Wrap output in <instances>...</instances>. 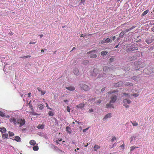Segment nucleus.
Wrapping results in <instances>:
<instances>
[{"label": "nucleus", "instance_id": "6", "mask_svg": "<svg viewBox=\"0 0 154 154\" xmlns=\"http://www.w3.org/2000/svg\"><path fill=\"white\" fill-rule=\"evenodd\" d=\"M99 73V70L97 68H94L93 69L92 72V75L93 76H95L97 74H98Z\"/></svg>", "mask_w": 154, "mask_h": 154}, {"label": "nucleus", "instance_id": "52", "mask_svg": "<svg viewBox=\"0 0 154 154\" xmlns=\"http://www.w3.org/2000/svg\"><path fill=\"white\" fill-rule=\"evenodd\" d=\"M37 90H38V91H40V92L43 91H42L41 90V89L40 88H37Z\"/></svg>", "mask_w": 154, "mask_h": 154}, {"label": "nucleus", "instance_id": "58", "mask_svg": "<svg viewBox=\"0 0 154 154\" xmlns=\"http://www.w3.org/2000/svg\"><path fill=\"white\" fill-rule=\"evenodd\" d=\"M144 67V64L143 63H142V65H141L140 66H139V67L143 68V67Z\"/></svg>", "mask_w": 154, "mask_h": 154}, {"label": "nucleus", "instance_id": "45", "mask_svg": "<svg viewBox=\"0 0 154 154\" xmlns=\"http://www.w3.org/2000/svg\"><path fill=\"white\" fill-rule=\"evenodd\" d=\"M125 30L124 31L120 33V36H122L123 35H124V34L126 33H125Z\"/></svg>", "mask_w": 154, "mask_h": 154}, {"label": "nucleus", "instance_id": "51", "mask_svg": "<svg viewBox=\"0 0 154 154\" xmlns=\"http://www.w3.org/2000/svg\"><path fill=\"white\" fill-rule=\"evenodd\" d=\"M88 129H89V128H88L85 129H83V132H85L86 131L88 130Z\"/></svg>", "mask_w": 154, "mask_h": 154}, {"label": "nucleus", "instance_id": "22", "mask_svg": "<svg viewBox=\"0 0 154 154\" xmlns=\"http://www.w3.org/2000/svg\"><path fill=\"white\" fill-rule=\"evenodd\" d=\"M135 27V26H132L129 29H125V33H126V32L130 31L132 29H133Z\"/></svg>", "mask_w": 154, "mask_h": 154}, {"label": "nucleus", "instance_id": "3", "mask_svg": "<svg viewBox=\"0 0 154 154\" xmlns=\"http://www.w3.org/2000/svg\"><path fill=\"white\" fill-rule=\"evenodd\" d=\"M80 87L85 91H88L90 89L89 87L86 85L84 84H80Z\"/></svg>", "mask_w": 154, "mask_h": 154}, {"label": "nucleus", "instance_id": "54", "mask_svg": "<svg viewBox=\"0 0 154 154\" xmlns=\"http://www.w3.org/2000/svg\"><path fill=\"white\" fill-rule=\"evenodd\" d=\"M113 60H114V58L111 57V58H110V59H109V61H110V62H112Z\"/></svg>", "mask_w": 154, "mask_h": 154}, {"label": "nucleus", "instance_id": "33", "mask_svg": "<svg viewBox=\"0 0 154 154\" xmlns=\"http://www.w3.org/2000/svg\"><path fill=\"white\" fill-rule=\"evenodd\" d=\"M38 149H39V148H38V146H35L33 147V150L34 151H38Z\"/></svg>", "mask_w": 154, "mask_h": 154}, {"label": "nucleus", "instance_id": "8", "mask_svg": "<svg viewBox=\"0 0 154 154\" xmlns=\"http://www.w3.org/2000/svg\"><path fill=\"white\" fill-rule=\"evenodd\" d=\"M73 72H74L75 75H79V69L77 68H75L73 69Z\"/></svg>", "mask_w": 154, "mask_h": 154}, {"label": "nucleus", "instance_id": "41", "mask_svg": "<svg viewBox=\"0 0 154 154\" xmlns=\"http://www.w3.org/2000/svg\"><path fill=\"white\" fill-rule=\"evenodd\" d=\"M48 115H49V116H53L54 115V113L51 111L48 112Z\"/></svg>", "mask_w": 154, "mask_h": 154}, {"label": "nucleus", "instance_id": "9", "mask_svg": "<svg viewBox=\"0 0 154 154\" xmlns=\"http://www.w3.org/2000/svg\"><path fill=\"white\" fill-rule=\"evenodd\" d=\"M109 70L110 69L107 66H104L103 68V70L104 73V74H105L107 73Z\"/></svg>", "mask_w": 154, "mask_h": 154}, {"label": "nucleus", "instance_id": "18", "mask_svg": "<svg viewBox=\"0 0 154 154\" xmlns=\"http://www.w3.org/2000/svg\"><path fill=\"white\" fill-rule=\"evenodd\" d=\"M111 115V113H109L106 115L105 116H104V117L103 119V120H105L108 118H110Z\"/></svg>", "mask_w": 154, "mask_h": 154}, {"label": "nucleus", "instance_id": "5", "mask_svg": "<svg viewBox=\"0 0 154 154\" xmlns=\"http://www.w3.org/2000/svg\"><path fill=\"white\" fill-rule=\"evenodd\" d=\"M117 97L116 95H112L110 97V103H114L116 101Z\"/></svg>", "mask_w": 154, "mask_h": 154}, {"label": "nucleus", "instance_id": "55", "mask_svg": "<svg viewBox=\"0 0 154 154\" xmlns=\"http://www.w3.org/2000/svg\"><path fill=\"white\" fill-rule=\"evenodd\" d=\"M85 0H81V2L80 3V4L81 3H84L85 2Z\"/></svg>", "mask_w": 154, "mask_h": 154}, {"label": "nucleus", "instance_id": "25", "mask_svg": "<svg viewBox=\"0 0 154 154\" xmlns=\"http://www.w3.org/2000/svg\"><path fill=\"white\" fill-rule=\"evenodd\" d=\"M8 134H2V138L3 139H5L8 138Z\"/></svg>", "mask_w": 154, "mask_h": 154}, {"label": "nucleus", "instance_id": "30", "mask_svg": "<svg viewBox=\"0 0 154 154\" xmlns=\"http://www.w3.org/2000/svg\"><path fill=\"white\" fill-rule=\"evenodd\" d=\"M125 85L128 86H133V84L132 83L127 82L125 84Z\"/></svg>", "mask_w": 154, "mask_h": 154}, {"label": "nucleus", "instance_id": "12", "mask_svg": "<svg viewBox=\"0 0 154 154\" xmlns=\"http://www.w3.org/2000/svg\"><path fill=\"white\" fill-rule=\"evenodd\" d=\"M66 89H67L69 91H73L74 90H75V88L74 87H73L72 86L66 87Z\"/></svg>", "mask_w": 154, "mask_h": 154}, {"label": "nucleus", "instance_id": "27", "mask_svg": "<svg viewBox=\"0 0 154 154\" xmlns=\"http://www.w3.org/2000/svg\"><path fill=\"white\" fill-rule=\"evenodd\" d=\"M70 127L68 126H66V131L68 132V133L70 134L71 133V132L70 131Z\"/></svg>", "mask_w": 154, "mask_h": 154}, {"label": "nucleus", "instance_id": "13", "mask_svg": "<svg viewBox=\"0 0 154 154\" xmlns=\"http://www.w3.org/2000/svg\"><path fill=\"white\" fill-rule=\"evenodd\" d=\"M110 39H105V40H103L101 41L100 44H103L106 43H108L110 42Z\"/></svg>", "mask_w": 154, "mask_h": 154}, {"label": "nucleus", "instance_id": "23", "mask_svg": "<svg viewBox=\"0 0 154 154\" xmlns=\"http://www.w3.org/2000/svg\"><path fill=\"white\" fill-rule=\"evenodd\" d=\"M31 100L29 101V103H28V106H29V108L31 109V110L32 111H34V109L33 108V106L31 104Z\"/></svg>", "mask_w": 154, "mask_h": 154}, {"label": "nucleus", "instance_id": "32", "mask_svg": "<svg viewBox=\"0 0 154 154\" xmlns=\"http://www.w3.org/2000/svg\"><path fill=\"white\" fill-rule=\"evenodd\" d=\"M89 63V61L88 60H83L82 61V64L84 65H86Z\"/></svg>", "mask_w": 154, "mask_h": 154}, {"label": "nucleus", "instance_id": "36", "mask_svg": "<svg viewBox=\"0 0 154 154\" xmlns=\"http://www.w3.org/2000/svg\"><path fill=\"white\" fill-rule=\"evenodd\" d=\"M138 147H135L134 146H131L130 147L131 149V151H133L134 149H136V148H138Z\"/></svg>", "mask_w": 154, "mask_h": 154}, {"label": "nucleus", "instance_id": "62", "mask_svg": "<svg viewBox=\"0 0 154 154\" xmlns=\"http://www.w3.org/2000/svg\"><path fill=\"white\" fill-rule=\"evenodd\" d=\"M35 43L36 42H30V43H29V44H35Z\"/></svg>", "mask_w": 154, "mask_h": 154}, {"label": "nucleus", "instance_id": "44", "mask_svg": "<svg viewBox=\"0 0 154 154\" xmlns=\"http://www.w3.org/2000/svg\"><path fill=\"white\" fill-rule=\"evenodd\" d=\"M132 95L135 97H137L138 96V93H134L132 94Z\"/></svg>", "mask_w": 154, "mask_h": 154}, {"label": "nucleus", "instance_id": "40", "mask_svg": "<svg viewBox=\"0 0 154 154\" xmlns=\"http://www.w3.org/2000/svg\"><path fill=\"white\" fill-rule=\"evenodd\" d=\"M57 151L59 153L63 154L64 153V152L62 150L59 149H57Z\"/></svg>", "mask_w": 154, "mask_h": 154}, {"label": "nucleus", "instance_id": "46", "mask_svg": "<svg viewBox=\"0 0 154 154\" xmlns=\"http://www.w3.org/2000/svg\"><path fill=\"white\" fill-rule=\"evenodd\" d=\"M133 79L135 81H137L138 79V78L136 76H133Z\"/></svg>", "mask_w": 154, "mask_h": 154}, {"label": "nucleus", "instance_id": "1", "mask_svg": "<svg viewBox=\"0 0 154 154\" xmlns=\"http://www.w3.org/2000/svg\"><path fill=\"white\" fill-rule=\"evenodd\" d=\"M10 122H13L15 125H19V127H21L25 125L26 121L24 119L21 118L16 119L14 117H12L9 119Z\"/></svg>", "mask_w": 154, "mask_h": 154}, {"label": "nucleus", "instance_id": "14", "mask_svg": "<svg viewBox=\"0 0 154 154\" xmlns=\"http://www.w3.org/2000/svg\"><path fill=\"white\" fill-rule=\"evenodd\" d=\"M112 103H110L109 102V103H107L106 105V106H105V107L106 108H108V107H110L113 108H114V106L112 104Z\"/></svg>", "mask_w": 154, "mask_h": 154}, {"label": "nucleus", "instance_id": "61", "mask_svg": "<svg viewBox=\"0 0 154 154\" xmlns=\"http://www.w3.org/2000/svg\"><path fill=\"white\" fill-rule=\"evenodd\" d=\"M105 89V88H102V89H101V91L103 92L104 91Z\"/></svg>", "mask_w": 154, "mask_h": 154}, {"label": "nucleus", "instance_id": "17", "mask_svg": "<svg viewBox=\"0 0 154 154\" xmlns=\"http://www.w3.org/2000/svg\"><path fill=\"white\" fill-rule=\"evenodd\" d=\"M100 148V146H98L97 144H95L94 146V147H93V149H94V150L95 151H97V150L98 149H99Z\"/></svg>", "mask_w": 154, "mask_h": 154}, {"label": "nucleus", "instance_id": "16", "mask_svg": "<svg viewBox=\"0 0 154 154\" xmlns=\"http://www.w3.org/2000/svg\"><path fill=\"white\" fill-rule=\"evenodd\" d=\"M154 39H146L145 42L148 44H150L153 41Z\"/></svg>", "mask_w": 154, "mask_h": 154}, {"label": "nucleus", "instance_id": "43", "mask_svg": "<svg viewBox=\"0 0 154 154\" xmlns=\"http://www.w3.org/2000/svg\"><path fill=\"white\" fill-rule=\"evenodd\" d=\"M136 137L134 136H133L131 138V142L133 141V140H135V138Z\"/></svg>", "mask_w": 154, "mask_h": 154}, {"label": "nucleus", "instance_id": "24", "mask_svg": "<svg viewBox=\"0 0 154 154\" xmlns=\"http://www.w3.org/2000/svg\"><path fill=\"white\" fill-rule=\"evenodd\" d=\"M0 131L2 133H4L6 131V129L4 127L0 128Z\"/></svg>", "mask_w": 154, "mask_h": 154}, {"label": "nucleus", "instance_id": "34", "mask_svg": "<svg viewBox=\"0 0 154 154\" xmlns=\"http://www.w3.org/2000/svg\"><path fill=\"white\" fill-rule=\"evenodd\" d=\"M149 10H147L145 11L142 14V16H144V15H146L149 12Z\"/></svg>", "mask_w": 154, "mask_h": 154}, {"label": "nucleus", "instance_id": "59", "mask_svg": "<svg viewBox=\"0 0 154 154\" xmlns=\"http://www.w3.org/2000/svg\"><path fill=\"white\" fill-rule=\"evenodd\" d=\"M38 36H39V37H38V38H41L43 37V35L42 34L41 35H39Z\"/></svg>", "mask_w": 154, "mask_h": 154}, {"label": "nucleus", "instance_id": "7", "mask_svg": "<svg viewBox=\"0 0 154 154\" xmlns=\"http://www.w3.org/2000/svg\"><path fill=\"white\" fill-rule=\"evenodd\" d=\"M123 85V83L122 82H118L116 84H115L113 85V86H114V87H121Z\"/></svg>", "mask_w": 154, "mask_h": 154}, {"label": "nucleus", "instance_id": "42", "mask_svg": "<svg viewBox=\"0 0 154 154\" xmlns=\"http://www.w3.org/2000/svg\"><path fill=\"white\" fill-rule=\"evenodd\" d=\"M101 102V100H97V101L95 102V104L97 105H98Z\"/></svg>", "mask_w": 154, "mask_h": 154}, {"label": "nucleus", "instance_id": "37", "mask_svg": "<svg viewBox=\"0 0 154 154\" xmlns=\"http://www.w3.org/2000/svg\"><path fill=\"white\" fill-rule=\"evenodd\" d=\"M131 123H132V125H133V126H136L138 125L137 123L135 122H131Z\"/></svg>", "mask_w": 154, "mask_h": 154}, {"label": "nucleus", "instance_id": "28", "mask_svg": "<svg viewBox=\"0 0 154 154\" xmlns=\"http://www.w3.org/2000/svg\"><path fill=\"white\" fill-rule=\"evenodd\" d=\"M38 107L39 109L40 110H42L43 109V105H42V104H39L38 105Z\"/></svg>", "mask_w": 154, "mask_h": 154}, {"label": "nucleus", "instance_id": "47", "mask_svg": "<svg viewBox=\"0 0 154 154\" xmlns=\"http://www.w3.org/2000/svg\"><path fill=\"white\" fill-rule=\"evenodd\" d=\"M116 139V137H113L111 139V142H113Z\"/></svg>", "mask_w": 154, "mask_h": 154}, {"label": "nucleus", "instance_id": "38", "mask_svg": "<svg viewBox=\"0 0 154 154\" xmlns=\"http://www.w3.org/2000/svg\"><path fill=\"white\" fill-rule=\"evenodd\" d=\"M9 136H10L11 137H12L14 136V134L10 131H9Z\"/></svg>", "mask_w": 154, "mask_h": 154}, {"label": "nucleus", "instance_id": "63", "mask_svg": "<svg viewBox=\"0 0 154 154\" xmlns=\"http://www.w3.org/2000/svg\"><path fill=\"white\" fill-rule=\"evenodd\" d=\"M31 93L30 92H29L28 94V97H30V96H31Z\"/></svg>", "mask_w": 154, "mask_h": 154}, {"label": "nucleus", "instance_id": "49", "mask_svg": "<svg viewBox=\"0 0 154 154\" xmlns=\"http://www.w3.org/2000/svg\"><path fill=\"white\" fill-rule=\"evenodd\" d=\"M40 92H41V95H43L46 93V91H41Z\"/></svg>", "mask_w": 154, "mask_h": 154}, {"label": "nucleus", "instance_id": "57", "mask_svg": "<svg viewBox=\"0 0 154 154\" xmlns=\"http://www.w3.org/2000/svg\"><path fill=\"white\" fill-rule=\"evenodd\" d=\"M31 57V56L30 55H26V56H25L23 57H25V58H28V57Z\"/></svg>", "mask_w": 154, "mask_h": 154}, {"label": "nucleus", "instance_id": "21", "mask_svg": "<svg viewBox=\"0 0 154 154\" xmlns=\"http://www.w3.org/2000/svg\"><path fill=\"white\" fill-rule=\"evenodd\" d=\"M14 140L17 142H20V138L18 136H15V139H14Z\"/></svg>", "mask_w": 154, "mask_h": 154}, {"label": "nucleus", "instance_id": "4", "mask_svg": "<svg viewBox=\"0 0 154 154\" xmlns=\"http://www.w3.org/2000/svg\"><path fill=\"white\" fill-rule=\"evenodd\" d=\"M137 50V44L132 45L130 48H128L127 49V52H130L133 51H136Z\"/></svg>", "mask_w": 154, "mask_h": 154}, {"label": "nucleus", "instance_id": "53", "mask_svg": "<svg viewBox=\"0 0 154 154\" xmlns=\"http://www.w3.org/2000/svg\"><path fill=\"white\" fill-rule=\"evenodd\" d=\"M119 147L122 148V149H124V144H122V145L119 146Z\"/></svg>", "mask_w": 154, "mask_h": 154}, {"label": "nucleus", "instance_id": "10", "mask_svg": "<svg viewBox=\"0 0 154 154\" xmlns=\"http://www.w3.org/2000/svg\"><path fill=\"white\" fill-rule=\"evenodd\" d=\"M82 36L83 37L85 38H91L92 37L95 38V37H94V34H88L87 35H85L84 36H83V35H82Z\"/></svg>", "mask_w": 154, "mask_h": 154}, {"label": "nucleus", "instance_id": "48", "mask_svg": "<svg viewBox=\"0 0 154 154\" xmlns=\"http://www.w3.org/2000/svg\"><path fill=\"white\" fill-rule=\"evenodd\" d=\"M66 110H67L68 112H70V109H69V107L68 106H66Z\"/></svg>", "mask_w": 154, "mask_h": 154}, {"label": "nucleus", "instance_id": "50", "mask_svg": "<svg viewBox=\"0 0 154 154\" xmlns=\"http://www.w3.org/2000/svg\"><path fill=\"white\" fill-rule=\"evenodd\" d=\"M45 105H46V107H47V108H48V109H50V110H51V109L48 106V104H47V103H45Z\"/></svg>", "mask_w": 154, "mask_h": 154}, {"label": "nucleus", "instance_id": "29", "mask_svg": "<svg viewBox=\"0 0 154 154\" xmlns=\"http://www.w3.org/2000/svg\"><path fill=\"white\" fill-rule=\"evenodd\" d=\"M29 113L30 114V115H32V116H38V114L37 113L33 112V111L32 112H29Z\"/></svg>", "mask_w": 154, "mask_h": 154}, {"label": "nucleus", "instance_id": "11", "mask_svg": "<svg viewBox=\"0 0 154 154\" xmlns=\"http://www.w3.org/2000/svg\"><path fill=\"white\" fill-rule=\"evenodd\" d=\"M84 106H85V104L83 103H82L77 105V106H76V107L78 108L82 109L84 107Z\"/></svg>", "mask_w": 154, "mask_h": 154}, {"label": "nucleus", "instance_id": "39", "mask_svg": "<svg viewBox=\"0 0 154 154\" xmlns=\"http://www.w3.org/2000/svg\"><path fill=\"white\" fill-rule=\"evenodd\" d=\"M0 116L2 117L5 116V113L3 112H2L0 111Z\"/></svg>", "mask_w": 154, "mask_h": 154}, {"label": "nucleus", "instance_id": "19", "mask_svg": "<svg viewBox=\"0 0 154 154\" xmlns=\"http://www.w3.org/2000/svg\"><path fill=\"white\" fill-rule=\"evenodd\" d=\"M29 143L31 145H32L33 146H34L36 144V142L35 140H31L29 142Z\"/></svg>", "mask_w": 154, "mask_h": 154}, {"label": "nucleus", "instance_id": "26", "mask_svg": "<svg viewBox=\"0 0 154 154\" xmlns=\"http://www.w3.org/2000/svg\"><path fill=\"white\" fill-rule=\"evenodd\" d=\"M118 92V90H113L112 91H110L108 92V94H111L113 93H116Z\"/></svg>", "mask_w": 154, "mask_h": 154}, {"label": "nucleus", "instance_id": "64", "mask_svg": "<svg viewBox=\"0 0 154 154\" xmlns=\"http://www.w3.org/2000/svg\"><path fill=\"white\" fill-rule=\"evenodd\" d=\"M151 30L153 32H154V27H153L151 28Z\"/></svg>", "mask_w": 154, "mask_h": 154}, {"label": "nucleus", "instance_id": "15", "mask_svg": "<svg viewBox=\"0 0 154 154\" xmlns=\"http://www.w3.org/2000/svg\"><path fill=\"white\" fill-rule=\"evenodd\" d=\"M123 102L124 104H130L131 103V101L129 99H125L123 100Z\"/></svg>", "mask_w": 154, "mask_h": 154}, {"label": "nucleus", "instance_id": "35", "mask_svg": "<svg viewBox=\"0 0 154 154\" xmlns=\"http://www.w3.org/2000/svg\"><path fill=\"white\" fill-rule=\"evenodd\" d=\"M123 94H124V96H125V97H127L129 98L130 97V95H129V94L127 93H123Z\"/></svg>", "mask_w": 154, "mask_h": 154}, {"label": "nucleus", "instance_id": "60", "mask_svg": "<svg viewBox=\"0 0 154 154\" xmlns=\"http://www.w3.org/2000/svg\"><path fill=\"white\" fill-rule=\"evenodd\" d=\"M75 122L76 123H77V124H81V122L77 121V120L75 121Z\"/></svg>", "mask_w": 154, "mask_h": 154}, {"label": "nucleus", "instance_id": "2", "mask_svg": "<svg viewBox=\"0 0 154 154\" xmlns=\"http://www.w3.org/2000/svg\"><path fill=\"white\" fill-rule=\"evenodd\" d=\"M96 53L95 50L87 52V54H89V56L91 58H94L97 57Z\"/></svg>", "mask_w": 154, "mask_h": 154}, {"label": "nucleus", "instance_id": "56", "mask_svg": "<svg viewBox=\"0 0 154 154\" xmlns=\"http://www.w3.org/2000/svg\"><path fill=\"white\" fill-rule=\"evenodd\" d=\"M124 106H125L126 108H128V105L126 104H124Z\"/></svg>", "mask_w": 154, "mask_h": 154}, {"label": "nucleus", "instance_id": "31", "mask_svg": "<svg viewBox=\"0 0 154 154\" xmlns=\"http://www.w3.org/2000/svg\"><path fill=\"white\" fill-rule=\"evenodd\" d=\"M107 54V51H103L101 52V55L104 56L106 54Z\"/></svg>", "mask_w": 154, "mask_h": 154}, {"label": "nucleus", "instance_id": "20", "mask_svg": "<svg viewBox=\"0 0 154 154\" xmlns=\"http://www.w3.org/2000/svg\"><path fill=\"white\" fill-rule=\"evenodd\" d=\"M44 127V125H38L37 126V128L39 129H43Z\"/></svg>", "mask_w": 154, "mask_h": 154}]
</instances>
